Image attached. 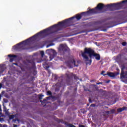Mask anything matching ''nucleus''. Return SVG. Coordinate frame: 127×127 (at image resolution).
<instances>
[{
    "label": "nucleus",
    "mask_w": 127,
    "mask_h": 127,
    "mask_svg": "<svg viewBox=\"0 0 127 127\" xmlns=\"http://www.w3.org/2000/svg\"><path fill=\"white\" fill-rule=\"evenodd\" d=\"M63 28H65V20L63 22H60L58 24H55L49 28L44 30L42 31H40L33 37L14 46L13 48L14 50H16V51L23 50L25 49L23 46H24V45H27L30 42L34 41L36 39L37 36H41V35H44V34H47V33H55V32H58L59 30H62Z\"/></svg>",
    "instance_id": "1"
},
{
    "label": "nucleus",
    "mask_w": 127,
    "mask_h": 127,
    "mask_svg": "<svg viewBox=\"0 0 127 127\" xmlns=\"http://www.w3.org/2000/svg\"><path fill=\"white\" fill-rule=\"evenodd\" d=\"M126 2H127V0H124L120 3L107 4L106 6H105V5L102 3H100L97 5V7L95 9H91L87 12H83L81 14L87 15V13H88L89 14L101 13L103 12L102 10L104 9V7H107V8H109V9H110V10H117L119 6H122L123 3H126Z\"/></svg>",
    "instance_id": "2"
},
{
    "label": "nucleus",
    "mask_w": 127,
    "mask_h": 127,
    "mask_svg": "<svg viewBox=\"0 0 127 127\" xmlns=\"http://www.w3.org/2000/svg\"><path fill=\"white\" fill-rule=\"evenodd\" d=\"M87 54H88L90 59H93L95 57V59L99 61L101 59V56L99 54L95 53V51L92 50L91 48H85L84 52L82 53V57L85 61H88L89 65L92 63V60H89V58Z\"/></svg>",
    "instance_id": "3"
},
{
    "label": "nucleus",
    "mask_w": 127,
    "mask_h": 127,
    "mask_svg": "<svg viewBox=\"0 0 127 127\" xmlns=\"http://www.w3.org/2000/svg\"><path fill=\"white\" fill-rule=\"evenodd\" d=\"M46 54L49 55V61H51L57 55V52L53 49H48L46 51Z\"/></svg>",
    "instance_id": "4"
},
{
    "label": "nucleus",
    "mask_w": 127,
    "mask_h": 127,
    "mask_svg": "<svg viewBox=\"0 0 127 127\" xmlns=\"http://www.w3.org/2000/svg\"><path fill=\"white\" fill-rule=\"evenodd\" d=\"M40 54H41V58L37 59L36 60L37 63H41V62H43V61H48V59H47V57L45 56L44 51H42L40 52Z\"/></svg>",
    "instance_id": "5"
},
{
    "label": "nucleus",
    "mask_w": 127,
    "mask_h": 127,
    "mask_svg": "<svg viewBox=\"0 0 127 127\" xmlns=\"http://www.w3.org/2000/svg\"><path fill=\"white\" fill-rule=\"evenodd\" d=\"M66 64L67 66H68V67H70V68H73V67H78V64L76 63V61H75V60L74 59L66 62Z\"/></svg>",
    "instance_id": "6"
},
{
    "label": "nucleus",
    "mask_w": 127,
    "mask_h": 127,
    "mask_svg": "<svg viewBox=\"0 0 127 127\" xmlns=\"http://www.w3.org/2000/svg\"><path fill=\"white\" fill-rule=\"evenodd\" d=\"M59 51L62 55H64V54H65V52L67 51V47L65 45L61 44L60 45Z\"/></svg>",
    "instance_id": "7"
},
{
    "label": "nucleus",
    "mask_w": 127,
    "mask_h": 127,
    "mask_svg": "<svg viewBox=\"0 0 127 127\" xmlns=\"http://www.w3.org/2000/svg\"><path fill=\"white\" fill-rule=\"evenodd\" d=\"M28 67L29 68H34L35 66V62H34V60H31L27 61Z\"/></svg>",
    "instance_id": "8"
},
{
    "label": "nucleus",
    "mask_w": 127,
    "mask_h": 127,
    "mask_svg": "<svg viewBox=\"0 0 127 127\" xmlns=\"http://www.w3.org/2000/svg\"><path fill=\"white\" fill-rule=\"evenodd\" d=\"M119 72H117L116 74H115V73H114L113 72H108L107 74H103L104 76H107V75H108V76H109V77H111V78H114V77H116V76H117V75H119L120 74V70H118Z\"/></svg>",
    "instance_id": "9"
},
{
    "label": "nucleus",
    "mask_w": 127,
    "mask_h": 127,
    "mask_svg": "<svg viewBox=\"0 0 127 127\" xmlns=\"http://www.w3.org/2000/svg\"><path fill=\"white\" fill-rule=\"evenodd\" d=\"M126 69V66L124 65H122L121 66V76L122 77H123V78H125V71H124V70Z\"/></svg>",
    "instance_id": "10"
},
{
    "label": "nucleus",
    "mask_w": 127,
    "mask_h": 127,
    "mask_svg": "<svg viewBox=\"0 0 127 127\" xmlns=\"http://www.w3.org/2000/svg\"><path fill=\"white\" fill-rule=\"evenodd\" d=\"M53 99L54 97L53 96H49V97H46V99H44L43 101H40L41 103L42 104H45V102H46V101H48V100H50V99Z\"/></svg>",
    "instance_id": "11"
},
{
    "label": "nucleus",
    "mask_w": 127,
    "mask_h": 127,
    "mask_svg": "<svg viewBox=\"0 0 127 127\" xmlns=\"http://www.w3.org/2000/svg\"><path fill=\"white\" fill-rule=\"evenodd\" d=\"M127 107H123V108H120L117 109V111L118 113H122V112L124 111H127Z\"/></svg>",
    "instance_id": "12"
},
{
    "label": "nucleus",
    "mask_w": 127,
    "mask_h": 127,
    "mask_svg": "<svg viewBox=\"0 0 127 127\" xmlns=\"http://www.w3.org/2000/svg\"><path fill=\"white\" fill-rule=\"evenodd\" d=\"M43 66L45 69H48L49 68V65L47 63L45 62L44 64H43Z\"/></svg>",
    "instance_id": "13"
},
{
    "label": "nucleus",
    "mask_w": 127,
    "mask_h": 127,
    "mask_svg": "<svg viewBox=\"0 0 127 127\" xmlns=\"http://www.w3.org/2000/svg\"><path fill=\"white\" fill-rule=\"evenodd\" d=\"M76 18L77 20H80L82 18V16L80 14H77L76 16Z\"/></svg>",
    "instance_id": "14"
},
{
    "label": "nucleus",
    "mask_w": 127,
    "mask_h": 127,
    "mask_svg": "<svg viewBox=\"0 0 127 127\" xmlns=\"http://www.w3.org/2000/svg\"><path fill=\"white\" fill-rule=\"evenodd\" d=\"M8 57H9V58H16L17 57V56L16 55H8Z\"/></svg>",
    "instance_id": "15"
},
{
    "label": "nucleus",
    "mask_w": 127,
    "mask_h": 127,
    "mask_svg": "<svg viewBox=\"0 0 127 127\" xmlns=\"http://www.w3.org/2000/svg\"><path fill=\"white\" fill-rule=\"evenodd\" d=\"M4 70L3 69L2 67H1V65L0 64V74H2Z\"/></svg>",
    "instance_id": "16"
},
{
    "label": "nucleus",
    "mask_w": 127,
    "mask_h": 127,
    "mask_svg": "<svg viewBox=\"0 0 127 127\" xmlns=\"http://www.w3.org/2000/svg\"><path fill=\"white\" fill-rule=\"evenodd\" d=\"M6 85L8 86V87H10L12 86V83H9V81H6Z\"/></svg>",
    "instance_id": "17"
},
{
    "label": "nucleus",
    "mask_w": 127,
    "mask_h": 127,
    "mask_svg": "<svg viewBox=\"0 0 127 127\" xmlns=\"http://www.w3.org/2000/svg\"><path fill=\"white\" fill-rule=\"evenodd\" d=\"M66 75L68 80H70L71 78H72V75H71V74H66Z\"/></svg>",
    "instance_id": "18"
},
{
    "label": "nucleus",
    "mask_w": 127,
    "mask_h": 127,
    "mask_svg": "<svg viewBox=\"0 0 127 127\" xmlns=\"http://www.w3.org/2000/svg\"><path fill=\"white\" fill-rule=\"evenodd\" d=\"M47 95L52 96V92L51 91H48L47 92Z\"/></svg>",
    "instance_id": "19"
},
{
    "label": "nucleus",
    "mask_w": 127,
    "mask_h": 127,
    "mask_svg": "<svg viewBox=\"0 0 127 127\" xmlns=\"http://www.w3.org/2000/svg\"><path fill=\"white\" fill-rule=\"evenodd\" d=\"M53 78H54V79H55V80H57L58 79V76L56 74H54L53 75Z\"/></svg>",
    "instance_id": "20"
},
{
    "label": "nucleus",
    "mask_w": 127,
    "mask_h": 127,
    "mask_svg": "<svg viewBox=\"0 0 127 127\" xmlns=\"http://www.w3.org/2000/svg\"><path fill=\"white\" fill-rule=\"evenodd\" d=\"M14 117H15V116H14V115H11L9 116V120H13V119H14Z\"/></svg>",
    "instance_id": "21"
},
{
    "label": "nucleus",
    "mask_w": 127,
    "mask_h": 127,
    "mask_svg": "<svg viewBox=\"0 0 127 127\" xmlns=\"http://www.w3.org/2000/svg\"><path fill=\"white\" fill-rule=\"evenodd\" d=\"M43 97V95H39V99L41 101L42 100V97Z\"/></svg>",
    "instance_id": "22"
},
{
    "label": "nucleus",
    "mask_w": 127,
    "mask_h": 127,
    "mask_svg": "<svg viewBox=\"0 0 127 127\" xmlns=\"http://www.w3.org/2000/svg\"><path fill=\"white\" fill-rule=\"evenodd\" d=\"M3 111L4 112H6V107L4 106V105H3Z\"/></svg>",
    "instance_id": "23"
},
{
    "label": "nucleus",
    "mask_w": 127,
    "mask_h": 127,
    "mask_svg": "<svg viewBox=\"0 0 127 127\" xmlns=\"http://www.w3.org/2000/svg\"><path fill=\"white\" fill-rule=\"evenodd\" d=\"M122 45L123 46H126L127 45V42H123L122 43Z\"/></svg>",
    "instance_id": "24"
},
{
    "label": "nucleus",
    "mask_w": 127,
    "mask_h": 127,
    "mask_svg": "<svg viewBox=\"0 0 127 127\" xmlns=\"http://www.w3.org/2000/svg\"><path fill=\"white\" fill-rule=\"evenodd\" d=\"M13 60H14L12 58H10L9 62H13Z\"/></svg>",
    "instance_id": "25"
},
{
    "label": "nucleus",
    "mask_w": 127,
    "mask_h": 127,
    "mask_svg": "<svg viewBox=\"0 0 127 127\" xmlns=\"http://www.w3.org/2000/svg\"><path fill=\"white\" fill-rule=\"evenodd\" d=\"M110 113H111V114H114L115 113V110H112L110 111Z\"/></svg>",
    "instance_id": "26"
},
{
    "label": "nucleus",
    "mask_w": 127,
    "mask_h": 127,
    "mask_svg": "<svg viewBox=\"0 0 127 127\" xmlns=\"http://www.w3.org/2000/svg\"><path fill=\"white\" fill-rule=\"evenodd\" d=\"M103 84V82H97L96 83L97 85H102Z\"/></svg>",
    "instance_id": "27"
},
{
    "label": "nucleus",
    "mask_w": 127,
    "mask_h": 127,
    "mask_svg": "<svg viewBox=\"0 0 127 127\" xmlns=\"http://www.w3.org/2000/svg\"><path fill=\"white\" fill-rule=\"evenodd\" d=\"M74 78L75 80H78V77H77L76 76L74 75Z\"/></svg>",
    "instance_id": "28"
},
{
    "label": "nucleus",
    "mask_w": 127,
    "mask_h": 127,
    "mask_svg": "<svg viewBox=\"0 0 127 127\" xmlns=\"http://www.w3.org/2000/svg\"><path fill=\"white\" fill-rule=\"evenodd\" d=\"M104 73H106V71H103L101 73L102 75H103L104 76V75H105V74H104Z\"/></svg>",
    "instance_id": "29"
},
{
    "label": "nucleus",
    "mask_w": 127,
    "mask_h": 127,
    "mask_svg": "<svg viewBox=\"0 0 127 127\" xmlns=\"http://www.w3.org/2000/svg\"><path fill=\"white\" fill-rule=\"evenodd\" d=\"M106 114H108V115H109L110 114H112V113H111V111H108L107 112Z\"/></svg>",
    "instance_id": "30"
},
{
    "label": "nucleus",
    "mask_w": 127,
    "mask_h": 127,
    "mask_svg": "<svg viewBox=\"0 0 127 127\" xmlns=\"http://www.w3.org/2000/svg\"><path fill=\"white\" fill-rule=\"evenodd\" d=\"M49 46H52V44H50V45L47 46V48H48V47H49Z\"/></svg>",
    "instance_id": "31"
},
{
    "label": "nucleus",
    "mask_w": 127,
    "mask_h": 127,
    "mask_svg": "<svg viewBox=\"0 0 127 127\" xmlns=\"http://www.w3.org/2000/svg\"><path fill=\"white\" fill-rule=\"evenodd\" d=\"M34 56H37L38 55V53H35L34 54Z\"/></svg>",
    "instance_id": "32"
},
{
    "label": "nucleus",
    "mask_w": 127,
    "mask_h": 127,
    "mask_svg": "<svg viewBox=\"0 0 127 127\" xmlns=\"http://www.w3.org/2000/svg\"><path fill=\"white\" fill-rule=\"evenodd\" d=\"M1 87H2V84L0 83V89H1Z\"/></svg>",
    "instance_id": "33"
},
{
    "label": "nucleus",
    "mask_w": 127,
    "mask_h": 127,
    "mask_svg": "<svg viewBox=\"0 0 127 127\" xmlns=\"http://www.w3.org/2000/svg\"><path fill=\"white\" fill-rule=\"evenodd\" d=\"M84 91H90L88 88H84Z\"/></svg>",
    "instance_id": "34"
},
{
    "label": "nucleus",
    "mask_w": 127,
    "mask_h": 127,
    "mask_svg": "<svg viewBox=\"0 0 127 127\" xmlns=\"http://www.w3.org/2000/svg\"><path fill=\"white\" fill-rule=\"evenodd\" d=\"M58 91H59V89L56 88L55 91L56 92H58Z\"/></svg>",
    "instance_id": "35"
},
{
    "label": "nucleus",
    "mask_w": 127,
    "mask_h": 127,
    "mask_svg": "<svg viewBox=\"0 0 127 127\" xmlns=\"http://www.w3.org/2000/svg\"><path fill=\"white\" fill-rule=\"evenodd\" d=\"M2 127H7V126H6V125H4L2 126Z\"/></svg>",
    "instance_id": "36"
},
{
    "label": "nucleus",
    "mask_w": 127,
    "mask_h": 127,
    "mask_svg": "<svg viewBox=\"0 0 127 127\" xmlns=\"http://www.w3.org/2000/svg\"><path fill=\"white\" fill-rule=\"evenodd\" d=\"M79 127H85L83 125H79Z\"/></svg>",
    "instance_id": "37"
},
{
    "label": "nucleus",
    "mask_w": 127,
    "mask_h": 127,
    "mask_svg": "<svg viewBox=\"0 0 127 127\" xmlns=\"http://www.w3.org/2000/svg\"><path fill=\"white\" fill-rule=\"evenodd\" d=\"M91 107H95V104H91Z\"/></svg>",
    "instance_id": "38"
},
{
    "label": "nucleus",
    "mask_w": 127,
    "mask_h": 127,
    "mask_svg": "<svg viewBox=\"0 0 127 127\" xmlns=\"http://www.w3.org/2000/svg\"><path fill=\"white\" fill-rule=\"evenodd\" d=\"M0 112H1V106L0 105Z\"/></svg>",
    "instance_id": "39"
},
{
    "label": "nucleus",
    "mask_w": 127,
    "mask_h": 127,
    "mask_svg": "<svg viewBox=\"0 0 127 127\" xmlns=\"http://www.w3.org/2000/svg\"><path fill=\"white\" fill-rule=\"evenodd\" d=\"M89 103H92V101H91V99L89 100Z\"/></svg>",
    "instance_id": "40"
},
{
    "label": "nucleus",
    "mask_w": 127,
    "mask_h": 127,
    "mask_svg": "<svg viewBox=\"0 0 127 127\" xmlns=\"http://www.w3.org/2000/svg\"><path fill=\"white\" fill-rule=\"evenodd\" d=\"M17 127V126L14 125V127Z\"/></svg>",
    "instance_id": "41"
},
{
    "label": "nucleus",
    "mask_w": 127,
    "mask_h": 127,
    "mask_svg": "<svg viewBox=\"0 0 127 127\" xmlns=\"http://www.w3.org/2000/svg\"><path fill=\"white\" fill-rule=\"evenodd\" d=\"M0 127H2V126L1 125V124H0Z\"/></svg>",
    "instance_id": "42"
},
{
    "label": "nucleus",
    "mask_w": 127,
    "mask_h": 127,
    "mask_svg": "<svg viewBox=\"0 0 127 127\" xmlns=\"http://www.w3.org/2000/svg\"><path fill=\"white\" fill-rule=\"evenodd\" d=\"M2 94H4V91H2Z\"/></svg>",
    "instance_id": "43"
},
{
    "label": "nucleus",
    "mask_w": 127,
    "mask_h": 127,
    "mask_svg": "<svg viewBox=\"0 0 127 127\" xmlns=\"http://www.w3.org/2000/svg\"><path fill=\"white\" fill-rule=\"evenodd\" d=\"M14 65H17V64H14Z\"/></svg>",
    "instance_id": "44"
},
{
    "label": "nucleus",
    "mask_w": 127,
    "mask_h": 127,
    "mask_svg": "<svg viewBox=\"0 0 127 127\" xmlns=\"http://www.w3.org/2000/svg\"><path fill=\"white\" fill-rule=\"evenodd\" d=\"M45 106H46V104H44V107H45Z\"/></svg>",
    "instance_id": "45"
},
{
    "label": "nucleus",
    "mask_w": 127,
    "mask_h": 127,
    "mask_svg": "<svg viewBox=\"0 0 127 127\" xmlns=\"http://www.w3.org/2000/svg\"><path fill=\"white\" fill-rule=\"evenodd\" d=\"M77 63H79V61H77Z\"/></svg>",
    "instance_id": "46"
}]
</instances>
